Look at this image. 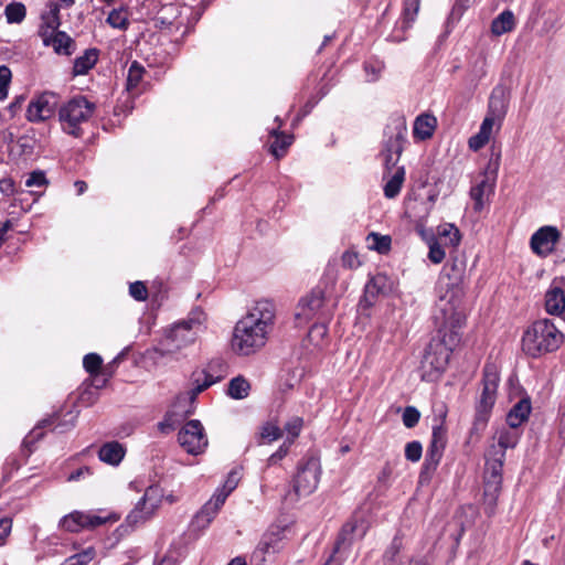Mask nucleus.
<instances>
[{"mask_svg": "<svg viewBox=\"0 0 565 565\" xmlns=\"http://www.w3.org/2000/svg\"><path fill=\"white\" fill-rule=\"evenodd\" d=\"M275 306L269 300H260L235 326L232 349L239 355H249L263 348L274 323Z\"/></svg>", "mask_w": 565, "mask_h": 565, "instance_id": "nucleus-1", "label": "nucleus"}, {"mask_svg": "<svg viewBox=\"0 0 565 565\" xmlns=\"http://www.w3.org/2000/svg\"><path fill=\"white\" fill-rule=\"evenodd\" d=\"M438 299L434 311V322L439 335L459 334L465 326L466 311L462 305L465 292L437 290Z\"/></svg>", "mask_w": 565, "mask_h": 565, "instance_id": "nucleus-2", "label": "nucleus"}, {"mask_svg": "<svg viewBox=\"0 0 565 565\" xmlns=\"http://www.w3.org/2000/svg\"><path fill=\"white\" fill-rule=\"evenodd\" d=\"M564 341L563 333L553 321L541 319L533 322L522 337V350L531 358H540L558 350Z\"/></svg>", "mask_w": 565, "mask_h": 565, "instance_id": "nucleus-3", "label": "nucleus"}, {"mask_svg": "<svg viewBox=\"0 0 565 565\" xmlns=\"http://www.w3.org/2000/svg\"><path fill=\"white\" fill-rule=\"evenodd\" d=\"M460 342V335H439L431 339L423 356L420 367L422 377L426 381L437 380L446 370L450 354Z\"/></svg>", "mask_w": 565, "mask_h": 565, "instance_id": "nucleus-4", "label": "nucleus"}, {"mask_svg": "<svg viewBox=\"0 0 565 565\" xmlns=\"http://www.w3.org/2000/svg\"><path fill=\"white\" fill-rule=\"evenodd\" d=\"M204 321L205 313L196 308L185 319L175 322L161 342V353L174 352L193 343Z\"/></svg>", "mask_w": 565, "mask_h": 565, "instance_id": "nucleus-5", "label": "nucleus"}, {"mask_svg": "<svg viewBox=\"0 0 565 565\" xmlns=\"http://www.w3.org/2000/svg\"><path fill=\"white\" fill-rule=\"evenodd\" d=\"M96 106L85 96H75L64 103L58 109V120L62 130L75 138L83 136L82 125L93 116Z\"/></svg>", "mask_w": 565, "mask_h": 565, "instance_id": "nucleus-6", "label": "nucleus"}, {"mask_svg": "<svg viewBox=\"0 0 565 565\" xmlns=\"http://www.w3.org/2000/svg\"><path fill=\"white\" fill-rule=\"evenodd\" d=\"M500 375L494 364H486L481 381V393L476 406L473 429H483L497 399Z\"/></svg>", "mask_w": 565, "mask_h": 565, "instance_id": "nucleus-7", "label": "nucleus"}, {"mask_svg": "<svg viewBox=\"0 0 565 565\" xmlns=\"http://www.w3.org/2000/svg\"><path fill=\"white\" fill-rule=\"evenodd\" d=\"M504 460L505 457L501 454H490L488 451L486 454L483 504L488 515H492L497 507L502 486Z\"/></svg>", "mask_w": 565, "mask_h": 565, "instance_id": "nucleus-8", "label": "nucleus"}, {"mask_svg": "<svg viewBox=\"0 0 565 565\" xmlns=\"http://www.w3.org/2000/svg\"><path fill=\"white\" fill-rule=\"evenodd\" d=\"M406 131L407 128L403 118H397L393 120L392 125L387 126L385 132L387 139L384 141L383 149L381 151V157L385 167V172L383 174L384 179L387 174L392 173L393 169L395 170L397 168V162L399 161L403 152Z\"/></svg>", "mask_w": 565, "mask_h": 565, "instance_id": "nucleus-9", "label": "nucleus"}, {"mask_svg": "<svg viewBox=\"0 0 565 565\" xmlns=\"http://www.w3.org/2000/svg\"><path fill=\"white\" fill-rule=\"evenodd\" d=\"M467 262L465 256L457 255L444 266L438 278L437 290L465 292L463 281L466 278Z\"/></svg>", "mask_w": 565, "mask_h": 565, "instance_id": "nucleus-10", "label": "nucleus"}, {"mask_svg": "<svg viewBox=\"0 0 565 565\" xmlns=\"http://www.w3.org/2000/svg\"><path fill=\"white\" fill-rule=\"evenodd\" d=\"M180 446L190 455H200L207 447V437L204 427L198 419L185 423L178 434Z\"/></svg>", "mask_w": 565, "mask_h": 565, "instance_id": "nucleus-11", "label": "nucleus"}, {"mask_svg": "<svg viewBox=\"0 0 565 565\" xmlns=\"http://www.w3.org/2000/svg\"><path fill=\"white\" fill-rule=\"evenodd\" d=\"M60 96L53 92H44L34 97L28 106L25 117L30 122H42L55 114Z\"/></svg>", "mask_w": 565, "mask_h": 565, "instance_id": "nucleus-12", "label": "nucleus"}, {"mask_svg": "<svg viewBox=\"0 0 565 565\" xmlns=\"http://www.w3.org/2000/svg\"><path fill=\"white\" fill-rule=\"evenodd\" d=\"M320 478V466L316 459H309L299 466L294 478V491L297 497H307L318 487Z\"/></svg>", "mask_w": 565, "mask_h": 565, "instance_id": "nucleus-13", "label": "nucleus"}, {"mask_svg": "<svg viewBox=\"0 0 565 565\" xmlns=\"http://www.w3.org/2000/svg\"><path fill=\"white\" fill-rule=\"evenodd\" d=\"M446 444L447 429L441 420L439 424H435L433 426L431 439L426 451L422 476L424 473L434 472L437 469L441 460Z\"/></svg>", "mask_w": 565, "mask_h": 565, "instance_id": "nucleus-14", "label": "nucleus"}, {"mask_svg": "<svg viewBox=\"0 0 565 565\" xmlns=\"http://www.w3.org/2000/svg\"><path fill=\"white\" fill-rule=\"evenodd\" d=\"M446 444L447 429L441 420L439 424H435L433 426L431 439L426 451L422 476L424 473L434 472L437 469L441 460Z\"/></svg>", "mask_w": 565, "mask_h": 565, "instance_id": "nucleus-15", "label": "nucleus"}, {"mask_svg": "<svg viewBox=\"0 0 565 565\" xmlns=\"http://www.w3.org/2000/svg\"><path fill=\"white\" fill-rule=\"evenodd\" d=\"M162 497L163 492L159 486L148 487L135 509L128 514L127 520L130 523L146 521L158 509Z\"/></svg>", "mask_w": 565, "mask_h": 565, "instance_id": "nucleus-16", "label": "nucleus"}, {"mask_svg": "<svg viewBox=\"0 0 565 565\" xmlns=\"http://www.w3.org/2000/svg\"><path fill=\"white\" fill-rule=\"evenodd\" d=\"M110 516H100L92 512L74 511L60 521V527L72 533L79 532L82 530H94L105 524Z\"/></svg>", "mask_w": 565, "mask_h": 565, "instance_id": "nucleus-17", "label": "nucleus"}, {"mask_svg": "<svg viewBox=\"0 0 565 565\" xmlns=\"http://www.w3.org/2000/svg\"><path fill=\"white\" fill-rule=\"evenodd\" d=\"M561 236V232L556 226L544 225L532 234L530 247L535 255L547 257L555 250Z\"/></svg>", "mask_w": 565, "mask_h": 565, "instance_id": "nucleus-18", "label": "nucleus"}, {"mask_svg": "<svg viewBox=\"0 0 565 565\" xmlns=\"http://www.w3.org/2000/svg\"><path fill=\"white\" fill-rule=\"evenodd\" d=\"M370 529V522L364 515L354 514L342 526L335 543V551L350 546L354 541L362 540Z\"/></svg>", "mask_w": 565, "mask_h": 565, "instance_id": "nucleus-19", "label": "nucleus"}, {"mask_svg": "<svg viewBox=\"0 0 565 565\" xmlns=\"http://www.w3.org/2000/svg\"><path fill=\"white\" fill-rule=\"evenodd\" d=\"M323 307L324 291L322 288L316 287L306 297L301 298L296 317L305 320H311L320 312L322 316H330V312H323Z\"/></svg>", "mask_w": 565, "mask_h": 565, "instance_id": "nucleus-20", "label": "nucleus"}, {"mask_svg": "<svg viewBox=\"0 0 565 565\" xmlns=\"http://www.w3.org/2000/svg\"><path fill=\"white\" fill-rule=\"evenodd\" d=\"M520 439V434L515 430V428L501 427L499 428L493 437L492 444L489 446L488 452L490 454H501L505 457L507 449L514 448Z\"/></svg>", "mask_w": 565, "mask_h": 565, "instance_id": "nucleus-21", "label": "nucleus"}, {"mask_svg": "<svg viewBox=\"0 0 565 565\" xmlns=\"http://www.w3.org/2000/svg\"><path fill=\"white\" fill-rule=\"evenodd\" d=\"M509 106V93L503 86H495L489 97L487 115L498 119V128H500Z\"/></svg>", "mask_w": 565, "mask_h": 565, "instance_id": "nucleus-22", "label": "nucleus"}, {"mask_svg": "<svg viewBox=\"0 0 565 565\" xmlns=\"http://www.w3.org/2000/svg\"><path fill=\"white\" fill-rule=\"evenodd\" d=\"M545 310L552 316H561L565 310V290L561 281L553 280L545 294Z\"/></svg>", "mask_w": 565, "mask_h": 565, "instance_id": "nucleus-23", "label": "nucleus"}, {"mask_svg": "<svg viewBox=\"0 0 565 565\" xmlns=\"http://www.w3.org/2000/svg\"><path fill=\"white\" fill-rule=\"evenodd\" d=\"M226 501V493H214L195 515V522L200 527L207 526L216 516L218 510Z\"/></svg>", "mask_w": 565, "mask_h": 565, "instance_id": "nucleus-24", "label": "nucleus"}, {"mask_svg": "<svg viewBox=\"0 0 565 565\" xmlns=\"http://www.w3.org/2000/svg\"><path fill=\"white\" fill-rule=\"evenodd\" d=\"M41 20L42 23L39 29V35L43 42H46L49 40L47 36L57 32V29L61 25L60 4L51 2L47 7V11L42 13Z\"/></svg>", "mask_w": 565, "mask_h": 565, "instance_id": "nucleus-25", "label": "nucleus"}, {"mask_svg": "<svg viewBox=\"0 0 565 565\" xmlns=\"http://www.w3.org/2000/svg\"><path fill=\"white\" fill-rule=\"evenodd\" d=\"M392 289L390 278L384 274H376L365 285L364 299L372 303L380 295L387 294Z\"/></svg>", "mask_w": 565, "mask_h": 565, "instance_id": "nucleus-26", "label": "nucleus"}, {"mask_svg": "<svg viewBox=\"0 0 565 565\" xmlns=\"http://www.w3.org/2000/svg\"><path fill=\"white\" fill-rule=\"evenodd\" d=\"M282 540L284 536L279 530L265 533L262 541L258 543L254 555H259L262 561H264L265 555L275 554L282 548Z\"/></svg>", "mask_w": 565, "mask_h": 565, "instance_id": "nucleus-27", "label": "nucleus"}, {"mask_svg": "<svg viewBox=\"0 0 565 565\" xmlns=\"http://www.w3.org/2000/svg\"><path fill=\"white\" fill-rule=\"evenodd\" d=\"M494 125L498 126V119L486 115L478 134L469 138V148L473 151L483 148L490 140Z\"/></svg>", "mask_w": 565, "mask_h": 565, "instance_id": "nucleus-28", "label": "nucleus"}, {"mask_svg": "<svg viewBox=\"0 0 565 565\" xmlns=\"http://www.w3.org/2000/svg\"><path fill=\"white\" fill-rule=\"evenodd\" d=\"M531 401L529 397L521 398L507 415V424L511 428H518L527 420L531 414Z\"/></svg>", "mask_w": 565, "mask_h": 565, "instance_id": "nucleus-29", "label": "nucleus"}, {"mask_svg": "<svg viewBox=\"0 0 565 565\" xmlns=\"http://www.w3.org/2000/svg\"><path fill=\"white\" fill-rule=\"evenodd\" d=\"M49 40L43 42L45 46H52L57 54L71 55L75 50L74 40L64 31L50 34Z\"/></svg>", "mask_w": 565, "mask_h": 565, "instance_id": "nucleus-30", "label": "nucleus"}, {"mask_svg": "<svg viewBox=\"0 0 565 565\" xmlns=\"http://www.w3.org/2000/svg\"><path fill=\"white\" fill-rule=\"evenodd\" d=\"M493 191V183L488 178H483L480 182L473 185L470 190V198L473 201V210L481 212L487 202V198Z\"/></svg>", "mask_w": 565, "mask_h": 565, "instance_id": "nucleus-31", "label": "nucleus"}, {"mask_svg": "<svg viewBox=\"0 0 565 565\" xmlns=\"http://www.w3.org/2000/svg\"><path fill=\"white\" fill-rule=\"evenodd\" d=\"M437 125V119L433 115L423 114L415 119L413 132L419 140L429 139Z\"/></svg>", "mask_w": 565, "mask_h": 565, "instance_id": "nucleus-32", "label": "nucleus"}, {"mask_svg": "<svg viewBox=\"0 0 565 565\" xmlns=\"http://www.w3.org/2000/svg\"><path fill=\"white\" fill-rule=\"evenodd\" d=\"M125 456V449L118 441H110L103 445L98 451L102 461L117 466Z\"/></svg>", "mask_w": 565, "mask_h": 565, "instance_id": "nucleus-33", "label": "nucleus"}, {"mask_svg": "<svg viewBox=\"0 0 565 565\" xmlns=\"http://www.w3.org/2000/svg\"><path fill=\"white\" fill-rule=\"evenodd\" d=\"M385 179H387L383 188L385 198H396L399 194L402 185L405 181V168L403 166L396 168L393 173L387 174Z\"/></svg>", "mask_w": 565, "mask_h": 565, "instance_id": "nucleus-34", "label": "nucleus"}, {"mask_svg": "<svg viewBox=\"0 0 565 565\" xmlns=\"http://www.w3.org/2000/svg\"><path fill=\"white\" fill-rule=\"evenodd\" d=\"M98 61V50L88 49L83 55L78 56L74 61L73 75H85L92 70Z\"/></svg>", "mask_w": 565, "mask_h": 565, "instance_id": "nucleus-35", "label": "nucleus"}, {"mask_svg": "<svg viewBox=\"0 0 565 565\" xmlns=\"http://www.w3.org/2000/svg\"><path fill=\"white\" fill-rule=\"evenodd\" d=\"M515 26L514 14L510 10L501 12L491 23V32L494 35H502L511 32Z\"/></svg>", "mask_w": 565, "mask_h": 565, "instance_id": "nucleus-36", "label": "nucleus"}, {"mask_svg": "<svg viewBox=\"0 0 565 565\" xmlns=\"http://www.w3.org/2000/svg\"><path fill=\"white\" fill-rule=\"evenodd\" d=\"M275 120L278 122V127L270 131V134L276 137L275 141L270 146V151L276 158H280L284 156L287 147L291 145L292 137L289 135L280 134L278 129L281 127L282 122L279 117H276Z\"/></svg>", "mask_w": 565, "mask_h": 565, "instance_id": "nucleus-37", "label": "nucleus"}, {"mask_svg": "<svg viewBox=\"0 0 565 565\" xmlns=\"http://www.w3.org/2000/svg\"><path fill=\"white\" fill-rule=\"evenodd\" d=\"M250 391L249 382L242 375L233 377L227 387V394L234 399L246 398Z\"/></svg>", "mask_w": 565, "mask_h": 565, "instance_id": "nucleus-38", "label": "nucleus"}, {"mask_svg": "<svg viewBox=\"0 0 565 565\" xmlns=\"http://www.w3.org/2000/svg\"><path fill=\"white\" fill-rule=\"evenodd\" d=\"M403 548V537L397 533L388 547L385 550L383 554V561L385 565H395L397 563V557Z\"/></svg>", "mask_w": 565, "mask_h": 565, "instance_id": "nucleus-39", "label": "nucleus"}, {"mask_svg": "<svg viewBox=\"0 0 565 565\" xmlns=\"http://www.w3.org/2000/svg\"><path fill=\"white\" fill-rule=\"evenodd\" d=\"M4 14L9 23H21L25 18L26 9L21 2H12L6 7Z\"/></svg>", "mask_w": 565, "mask_h": 565, "instance_id": "nucleus-40", "label": "nucleus"}, {"mask_svg": "<svg viewBox=\"0 0 565 565\" xmlns=\"http://www.w3.org/2000/svg\"><path fill=\"white\" fill-rule=\"evenodd\" d=\"M367 242L370 244V248L381 253L385 254L391 248L392 239L388 235H380L377 233H370L367 235Z\"/></svg>", "mask_w": 565, "mask_h": 565, "instance_id": "nucleus-41", "label": "nucleus"}, {"mask_svg": "<svg viewBox=\"0 0 565 565\" xmlns=\"http://www.w3.org/2000/svg\"><path fill=\"white\" fill-rule=\"evenodd\" d=\"M419 0H404L403 8V29H408L415 21L416 15L419 11Z\"/></svg>", "mask_w": 565, "mask_h": 565, "instance_id": "nucleus-42", "label": "nucleus"}, {"mask_svg": "<svg viewBox=\"0 0 565 565\" xmlns=\"http://www.w3.org/2000/svg\"><path fill=\"white\" fill-rule=\"evenodd\" d=\"M107 23L115 29L127 30L129 26L128 13L125 9H114L107 17Z\"/></svg>", "mask_w": 565, "mask_h": 565, "instance_id": "nucleus-43", "label": "nucleus"}, {"mask_svg": "<svg viewBox=\"0 0 565 565\" xmlns=\"http://www.w3.org/2000/svg\"><path fill=\"white\" fill-rule=\"evenodd\" d=\"M145 73V68L142 65H140L138 62H132L129 66L128 74H127V89L132 90L136 88L139 83L142 79Z\"/></svg>", "mask_w": 565, "mask_h": 565, "instance_id": "nucleus-44", "label": "nucleus"}, {"mask_svg": "<svg viewBox=\"0 0 565 565\" xmlns=\"http://www.w3.org/2000/svg\"><path fill=\"white\" fill-rule=\"evenodd\" d=\"M281 436V429L273 423H266L260 428L259 437L264 443L275 441L279 439Z\"/></svg>", "mask_w": 565, "mask_h": 565, "instance_id": "nucleus-45", "label": "nucleus"}, {"mask_svg": "<svg viewBox=\"0 0 565 565\" xmlns=\"http://www.w3.org/2000/svg\"><path fill=\"white\" fill-rule=\"evenodd\" d=\"M303 426V419L301 417H292L290 420H288L285 425V430L288 433L289 437L288 440L289 445L294 443V440L299 436L301 429Z\"/></svg>", "mask_w": 565, "mask_h": 565, "instance_id": "nucleus-46", "label": "nucleus"}, {"mask_svg": "<svg viewBox=\"0 0 565 565\" xmlns=\"http://www.w3.org/2000/svg\"><path fill=\"white\" fill-rule=\"evenodd\" d=\"M103 364V359L97 353H88L83 359V366L89 374H97Z\"/></svg>", "mask_w": 565, "mask_h": 565, "instance_id": "nucleus-47", "label": "nucleus"}, {"mask_svg": "<svg viewBox=\"0 0 565 565\" xmlns=\"http://www.w3.org/2000/svg\"><path fill=\"white\" fill-rule=\"evenodd\" d=\"M420 419L419 411L414 406H407L404 408L402 420L406 428L415 427Z\"/></svg>", "mask_w": 565, "mask_h": 565, "instance_id": "nucleus-48", "label": "nucleus"}, {"mask_svg": "<svg viewBox=\"0 0 565 565\" xmlns=\"http://www.w3.org/2000/svg\"><path fill=\"white\" fill-rule=\"evenodd\" d=\"M439 235L446 237L451 246H457L461 239L460 232L454 224L444 225Z\"/></svg>", "mask_w": 565, "mask_h": 565, "instance_id": "nucleus-49", "label": "nucleus"}, {"mask_svg": "<svg viewBox=\"0 0 565 565\" xmlns=\"http://www.w3.org/2000/svg\"><path fill=\"white\" fill-rule=\"evenodd\" d=\"M328 333V328L326 323H316L313 324L309 332L308 339L310 342L315 343V345H320L321 341L326 338Z\"/></svg>", "mask_w": 565, "mask_h": 565, "instance_id": "nucleus-50", "label": "nucleus"}, {"mask_svg": "<svg viewBox=\"0 0 565 565\" xmlns=\"http://www.w3.org/2000/svg\"><path fill=\"white\" fill-rule=\"evenodd\" d=\"M423 447L417 440L411 441L405 446V457L412 462H417L422 458Z\"/></svg>", "mask_w": 565, "mask_h": 565, "instance_id": "nucleus-51", "label": "nucleus"}, {"mask_svg": "<svg viewBox=\"0 0 565 565\" xmlns=\"http://www.w3.org/2000/svg\"><path fill=\"white\" fill-rule=\"evenodd\" d=\"M11 71L8 66H0V100H3L8 96V87L11 82Z\"/></svg>", "mask_w": 565, "mask_h": 565, "instance_id": "nucleus-52", "label": "nucleus"}, {"mask_svg": "<svg viewBox=\"0 0 565 565\" xmlns=\"http://www.w3.org/2000/svg\"><path fill=\"white\" fill-rule=\"evenodd\" d=\"M238 481H239L238 472L235 471V470H232L228 473V476H227L223 487L221 489H217L215 492L216 493H224L225 492L226 493V498H227L230 495V493L237 487Z\"/></svg>", "mask_w": 565, "mask_h": 565, "instance_id": "nucleus-53", "label": "nucleus"}, {"mask_svg": "<svg viewBox=\"0 0 565 565\" xmlns=\"http://www.w3.org/2000/svg\"><path fill=\"white\" fill-rule=\"evenodd\" d=\"M129 294L137 301H145L148 298V290L142 281L130 284Z\"/></svg>", "mask_w": 565, "mask_h": 565, "instance_id": "nucleus-54", "label": "nucleus"}, {"mask_svg": "<svg viewBox=\"0 0 565 565\" xmlns=\"http://www.w3.org/2000/svg\"><path fill=\"white\" fill-rule=\"evenodd\" d=\"M341 262L343 267L349 269H355L361 265V260L359 258L358 253L352 250L344 252Z\"/></svg>", "mask_w": 565, "mask_h": 565, "instance_id": "nucleus-55", "label": "nucleus"}, {"mask_svg": "<svg viewBox=\"0 0 565 565\" xmlns=\"http://www.w3.org/2000/svg\"><path fill=\"white\" fill-rule=\"evenodd\" d=\"M202 375L204 376V381L203 383H199L200 379L195 380L198 384L191 390L192 397H195L198 394L202 393L204 390L216 382V379H214L213 375L209 373L203 372Z\"/></svg>", "mask_w": 565, "mask_h": 565, "instance_id": "nucleus-56", "label": "nucleus"}, {"mask_svg": "<svg viewBox=\"0 0 565 565\" xmlns=\"http://www.w3.org/2000/svg\"><path fill=\"white\" fill-rule=\"evenodd\" d=\"M47 183V180L45 178V173L43 171H33L30 173L29 178L25 181V185L28 188L32 186H42Z\"/></svg>", "mask_w": 565, "mask_h": 565, "instance_id": "nucleus-57", "label": "nucleus"}, {"mask_svg": "<svg viewBox=\"0 0 565 565\" xmlns=\"http://www.w3.org/2000/svg\"><path fill=\"white\" fill-rule=\"evenodd\" d=\"M428 258L434 264H440L445 258V250L438 244L429 246Z\"/></svg>", "mask_w": 565, "mask_h": 565, "instance_id": "nucleus-58", "label": "nucleus"}, {"mask_svg": "<svg viewBox=\"0 0 565 565\" xmlns=\"http://www.w3.org/2000/svg\"><path fill=\"white\" fill-rule=\"evenodd\" d=\"M15 183L11 178L0 179V192L4 196H11L15 193Z\"/></svg>", "mask_w": 565, "mask_h": 565, "instance_id": "nucleus-59", "label": "nucleus"}, {"mask_svg": "<svg viewBox=\"0 0 565 565\" xmlns=\"http://www.w3.org/2000/svg\"><path fill=\"white\" fill-rule=\"evenodd\" d=\"M95 556V552L93 548H87L86 551L78 553L76 555H73L74 559L79 565H87Z\"/></svg>", "mask_w": 565, "mask_h": 565, "instance_id": "nucleus-60", "label": "nucleus"}, {"mask_svg": "<svg viewBox=\"0 0 565 565\" xmlns=\"http://www.w3.org/2000/svg\"><path fill=\"white\" fill-rule=\"evenodd\" d=\"M289 446H290L289 441L284 443V445H281L279 447V449L269 457V459H268L269 463L275 465L279 460H281L287 455Z\"/></svg>", "mask_w": 565, "mask_h": 565, "instance_id": "nucleus-61", "label": "nucleus"}, {"mask_svg": "<svg viewBox=\"0 0 565 565\" xmlns=\"http://www.w3.org/2000/svg\"><path fill=\"white\" fill-rule=\"evenodd\" d=\"M12 527V521L9 518L0 519V537H6L10 534Z\"/></svg>", "mask_w": 565, "mask_h": 565, "instance_id": "nucleus-62", "label": "nucleus"}, {"mask_svg": "<svg viewBox=\"0 0 565 565\" xmlns=\"http://www.w3.org/2000/svg\"><path fill=\"white\" fill-rule=\"evenodd\" d=\"M92 471L88 467H82L75 471H73L70 477H68V480L70 481H78L82 477H84L85 475H90Z\"/></svg>", "mask_w": 565, "mask_h": 565, "instance_id": "nucleus-63", "label": "nucleus"}, {"mask_svg": "<svg viewBox=\"0 0 565 565\" xmlns=\"http://www.w3.org/2000/svg\"><path fill=\"white\" fill-rule=\"evenodd\" d=\"M391 473H392L391 468L387 466L384 467L379 475V482L386 483L391 477Z\"/></svg>", "mask_w": 565, "mask_h": 565, "instance_id": "nucleus-64", "label": "nucleus"}]
</instances>
